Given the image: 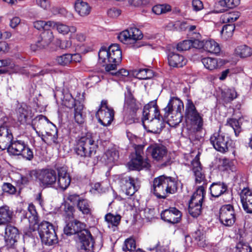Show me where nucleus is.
I'll list each match as a JSON object with an SVG mask.
<instances>
[{
    "label": "nucleus",
    "instance_id": "nucleus-1",
    "mask_svg": "<svg viewBox=\"0 0 252 252\" xmlns=\"http://www.w3.org/2000/svg\"><path fill=\"white\" fill-rule=\"evenodd\" d=\"M122 51L118 44H112L108 48L102 47L98 52V62L105 63L106 71L117 69V66L121 62Z\"/></svg>",
    "mask_w": 252,
    "mask_h": 252
},
{
    "label": "nucleus",
    "instance_id": "nucleus-2",
    "mask_svg": "<svg viewBox=\"0 0 252 252\" xmlns=\"http://www.w3.org/2000/svg\"><path fill=\"white\" fill-rule=\"evenodd\" d=\"M184 108V106L182 101L177 97H171L167 105L163 109L164 120L170 126H176L182 122Z\"/></svg>",
    "mask_w": 252,
    "mask_h": 252
},
{
    "label": "nucleus",
    "instance_id": "nucleus-3",
    "mask_svg": "<svg viewBox=\"0 0 252 252\" xmlns=\"http://www.w3.org/2000/svg\"><path fill=\"white\" fill-rule=\"evenodd\" d=\"M177 190V181L170 177L160 176L154 179L153 191L159 198H165Z\"/></svg>",
    "mask_w": 252,
    "mask_h": 252
},
{
    "label": "nucleus",
    "instance_id": "nucleus-4",
    "mask_svg": "<svg viewBox=\"0 0 252 252\" xmlns=\"http://www.w3.org/2000/svg\"><path fill=\"white\" fill-rule=\"evenodd\" d=\"M38 232L43 244L51 246L58 243V238L54 227L49 222H41L38 225Z\"/></svg>",
    "mask_w": 252,
    "mask_h": 252
},
{
    "label": "nucleus",
    "instance_id": "nucleus-5",
    "mask_svg": "<svg viewBox=\"0 0 252 252\" xmlns=\"http://www.w3.org/2000/svg\"><path fill=\"white\" fill-rule=\"evenodd\" d=\"M185 117L190 124L194 126L197 131H200L203 126L202 115L197 110L191 99H187L186 103Z\"/></svg>",
    "mask_w": 252,
    "mask_h": 252
},
{
    "label": "nucleus",
    "instance_id": "nucleus-6",
    "mask_svg": "<svg viewBox=\"0 0 252 252\" xmlns=\"http://www.w3.org/2000/svg\"><path fill=\"white\" fill-rule=\"evenodd\" d=\"M97 145L91 136L83 137L76 148V154L82 157H91L95 155Z\"/></svg>",
    "mask_w": 252,
    "mask_h": 252
},
{
    "label": "nucleus",
    "instance_id": "nucleus-7",
    "mask_svg": "<svg viewBox=\"0 0 252 252\" xmlns=\"http://www.w3.org/2000/svg\"><path fill=\"white\" fill-rule=\"evenodd\" d=\"M7 149L10 154L21 155L28 160L32 159L33 157L32 150L22 140H12Z\"/></svg>",
    "mask_w": 252,
    "mask_h": 252
},
{
    "label": "nucleus",
    "instance_id": "nucleus-8",
    "mask_svg": "<svg viewBox=\"0 0 252 252\" xmlns=\"http://www.w3.org/2000/svg\"><path fill=\"white\" fill-rule=\"evenodd\" d=\"M138 107L129 90L125 94V100L124 106V119L126 124H129L134 122V117Z\"/></svg>",
    "mask_w": 252,
    "mask_h": 252
},
{
    "label": "nucleus",
    "instance_id": "nucleus-9",
    "mask_svg": "<svg viewBox=\"0 0 252 252\" xmlns=\"http://www.w3.org/2000/svg\"><path fill=\"white\" fill-rule=\"evenodd\" d=\"M143 34L140 30L135 27H131L122 32L118 36L119 40L127 45L137 44V41L141 39Z\"/></svg>",
    "mask_w": 252,
    "mask_h": 252
},
{
    "label": "nucleus",
    "instance_id": "nucleus-10",
    "mask_svg": "<svg viewBox=\"0 0 252 252\" xmlns=\"http://www.w3.org/2000/svg\"><path fill=\"white\" fill-rule=\"evenodd\" d=\"M95 116L99 123L104 126L110 125L114 118V111L109 107L106 100H102Z\"/></svg>",
    "mask_w": 252,
    "mask_h": 252
},
{
    "label": "nucleus",
    "instance_id": "nucleus-11",
    "mask_svg": "<svg viewBox=\"0 0 252 252\" xmlns=\"http://www.w3.org/2000/svg\"><path fill=\"white\" fill-rule=\"evenodd\" d=\"M210 140L214 148L221 153L228 151L229 142H231L228 136L220 132L214 133L210 137Z\"/></svg>",
    "mask_w": 252,
    "mask_h": 252
},
{
    "label": "nucleus",
    "instance_id": "nucleus-12",
    "mask_svg": "<svg viewBox=\"0 0 252 252\" xmlns=\"http://www.w3.org/2000/svg\"><path fill=\"white\" fill-rule=\"evenodd\" d=\"M219 218L220 221L224 225L231 226L235 221L233 207L230 204L222 206L220 210Z\"/></svg>",
    "mask_w": 252,
    "mask_h": 252
},
{
    "label": "nucleus",
    "instance_id": "nucleus-13",
    "mask_svg": "<svg viewBox=\"0 0 252 252\" xmlns=\"http://www.w3.org/2000/svg\"><path fill=\"white\" fill-rule=\"evenodd\" d=\"M57 173L52 169H44L37 173V179L45 186H51L56 184Z\"/></svg>",
    "mask_w": 252,
    "mask_h": 252
},
{
    "label": "nucleus",
    "instance_id": "nucleus-14",
    "mask_svg": "<svg viewBox=\"0 0 252 252\" xmlns=\"http://www.w3.org/2000/svg\"><path fill=\"white\" fill-rule=\"evenodd\" d=\"M57 171L58 178L56 177V184L55 185L57 188L64 190L70 184L71 178L69 174L66 167L64 166L57 168Z\"/></svg>",
    "mask_w": 252,
    "mask_h": 252
},
{
    "label": "nucleus",
    "instance_id": "nucleus-15",
    "mask_svg": "<svg viewBox=\"0 0 252 252\" xmlns=\"http://www.w3.org/2000/svg\"><path fill=\"white\" fill-rule=\"evenodd\" d=\"M78 237V246L80 250L85 251H94L93 238L90 231L87 230L81 232Z\"/></svg>",
    "mask_w": 252,
    "mask_h": 252
},
{
    "label": "nucleus",
    "instance_id": "nucleus-16",
    "mask_svg": "<svg viewBox=\"0 0 252 252\" xmlns=\"http://www.w3.org/2000/svg\"><path fill=\"white\" fill-rule=\"evenodd\" d=\"M182 216L181 211L175 207H170L161 213L162 220L172 224L178 223L181 220Z\"/></svg>",
    "mask_w": 252,
    "mask_h": 252
},
{
    "label": "nucleus",
    "instance_id": "nucleus-17",
    "mask_svg": "<svg viewBox=\"0 0 252 252\" xmlns=\"http://www.w3.org/2000/svg\"><path fill=\"white\" fill-rule=\"evenodd\" d=\"M5 246L7 249L14 248L19 237L18 229L11 225H7L5 229Z\"/></svg>",
    "mask_w": 252,
    "mask_h": 252
},
{
    "label": "nucleus",
    "instance_id": "nucleus-18",
    "mask_svg": "<svg viewBox=\"0 0 252 252\" xmlns=\"http://www.w3.org/2000/svg\"><path fill=\"white\" fill-rule=\"evenodd\" d=\"M66 224L64 227V232L67 235H71L77 233L79 236L81 232L87 230L85 223L80 222L76 220H73L67 222L66 220Z\"/></svg>",
    "mask_w": 252,
    "mask_h": 252
},
{
    "label": "nucleus",
    "instance_id": "nucleus-19",
    "mask_svg": "<svg viewBox=\"0 0 252 252\" xmlns=\"http://www.w3.org/2000/svg\"><path fill=\"white\" fill-rule=\"evenodd\" d=\"M159 112L156 103L154 101L151 102L146 105L143 109V125L146 127V123L153 119L154 117H158Z\"/></svg>",
    "mask_w": 252,
    "mask_h": 252
},
{
    "label": "nucleus",
    "instance_id": "nucleus-20",
    "mask_svg": "<svg viewBox=\"0 0 252 252\" xmlns=\"http://www.w3.org/2000/svg\"><path fill=\"white\" fill-rule=\"evenodd\" d=\"M40 39L38 40L35 44H32L31 48L35 51L37 50L44 48L51 43L53 39V32L49 30H45L40 35Z\"/></svg>",
    "mask_w": 252,
    "mask_h": 252
},
{
    "label": "nucleus",
    "instance_id": "nucleus-21",
    "mask_svg": "<svg viewBox=\"0 0 252 252\" xmlns=\"http://www.w3.org/2000/svg\"><path fill=\"white\" fill-rule=\"evenodd\" d=\"M51 29H56L59 34L63 35L69 34L72 38L77 32V28L72 25H68L60 22L52 21Z\"/></svg>",
    "mask_w": 252,
    "mask_h": 252
},
{
    "label": "nucleus",
    "instance_id": "nucleus-22",
    "mask_svg": "<svg viewBox=\"0 0 252 252\" xmlns=\"http://www.w3.org/2000/svg\"><path fill=\"white\" fill-rule=\"evenodd\" d=\"M199 157V153H198L191 162V170L195 177V183L197 184L203 182L205 179V176L202 171Z\"/></svg>",
    "mask_w": 252,
    "mask_h": 252
},
{
    "label": "nucleus",
    "instance_id": "nucleus-23",
    "mask_svg": "<svg viewBox=\"0 0 252 252\" xmlns=\"http://www.w3.org/2000/svg\"><path fill=\"white\" fill-rule=\"evenodd\" d=\"M13 139L11 131L7 128V126H0V149H7Z\"/></svg>",
    "mask_w": 252,
    "mask_h": 252
},
{
    "label": "nucleus",
    "instance_id": "nucleus-24",
    "mask_svg": "<svg viewBox=\"0 0 252 252\" xmlns=\"http://www.w3.org/2000/svg\"><path fill=\"white\" fill-rule=\"evenodd\" d=\"M130 170H140L144 168L148 169L150 167L149 160L143 159L142 157L134 156L127 164Z\"/></svg>",
    "mask_w": 252,
    "mask_h": 252
},
{
    "label": "nucleus",
    "instance_id": "nucleus-25",
    "mask_svg": "<svg viewBox=\"0 0 252 252\" xmlns=\"http://www.w3.org/2000/svg\"><path fill=\"white\" fill-rule=\"evenodd\" d=\"M240 198L244 211L252 213V191L249 189H244L241 192Z\"/></svg>",
    "mask_w": 252,
    "mask_h": 252
},
{
    "label": "nucleus",
    "instance_id": "nucleus-26",
    "mask_svg": "<svg viewBox=\"0 0 252 252\" xmlns=\"http://www.w3.org/2000/svg\"><path fill=\"white\" fill-rule=\"evenodd\" d=\"M121 187L127 195H132L136 190L134 180L129 176H126L121 179Z\"/></svg>",
    "mask_w": 252,
    "mask_h": 252
},
{
    "label": "nucleus",
    "instance_id": "nucleus-27",
    "mask_svg": "<svg viewBox=\"0 0 252 252\" xmlns=\"http://www.w3.org/2000/svg\"><path fill=\"white\" fill-rule=\"evenodd\" d=\"M153 158L157 161H164L166 159L167 151L166 148L161 145H155L150 147Z\"/></svg>",
    "mask_w": 252,
    "mask_h": 252
},
{
    "label": "nucleus",
    "instance_id": "nucleus-28",
    "mask_svg": "<svg viewBox=\"0 0 252 252\" xmlns=\"http://www.w3.org/2000/svg\"><path fill=\"white\" fill-rule=\"evenodd\" d=\"M163 117H161L160 114L159 116L154 117L153 119L147 122L148 131L154 133H159L162 128L163 127Z\"/></svg>",
    "mask_w": 252,
    "mask_h": 252
},
{
    "label": "nucleus",
    "instance_id": "nucleus-29",
    "mask_svg": "<svg viewBox=\"0 0 252 252\" xmlns=\"http://www.w3.org/2000/svg\"><path fill=\"white\" fill-rule=\"evenodd\" d=\"M74 8L76 12L81 17H87L92 11V7L90 4L82 0H77L75 1Z\"/></svg>",
    "mask_w": 252,
    "mask_h": 252
},
{
    "label": "nucleus",
    "instance_id": "nucleus-30",
    "mask_svg": "<svg viewBox=\"0 0 252 252\" xmlns=\"http://www.w3.org/2000/svg\"><path fill=\"white\" fill-rule=\"evenodd\" d=\"M8 67L12 73H19L23 74L27 73L24 67L16 65L10 59L0 60V68Z\"/></svg>",
    "mask_w": 252,
    "mask_h": 252
},
{
    "label": "nucleus",
    "instance_id": "nucleus-31",
    "mask_svg": "<svg viewBox=\"0 0 252 252\" xmlns=\"http://www.w3.org/2000/svg\"><path fill=\"white\" fill-rule=\"evenodd\" d=\"M202 63L206 69L212 71L219 68L223 64V61L221 59L207 57L202 59Z\"/></svg>",
    "mask_w": 252,
    "mask_h": 252
},
{
    "label": "nucleus",
    "instance_id": "nucleus-32",
    "mask_svg": "<svg viewBox=\"0 0 252 252\" xmlns=\"http://www.w3.org/2000/svg\"><path fill=\"white\" fill-rule=\"evenodd\" d=\"M168 61L169 65L173 67H182L187 63V60L182 55L174 52L168 54Z\"/></svg>",
    "mask_w": 252,
    "mask_h": 252
},
{
    "label": "nucleus",
    "instance_id": "nucleus-33",
    "mask_svg": "<svg viewBox=\"0 0 252 252\" xmlns=\"http://www.w3.org/2000/svg\"><path fill=\"white\" fill-rule=\"evenodd\" d=\"M119 158L118 151L114 148L108 149L103 156L102 159L104 163L111 167Z\"/></svg>",
    "mask_w": 252,
    "mask_h": 252
},
{
    "label": "nucleus",
    "instance_id": "nucleus-34",
    "mask_svg": "<svg viewBox=\"0 0 252 252\" xmlns=\"http://www.w3.org/2000/svg\"><path fill=\"white\" fill-rule=\"evenodd\" d=\"M58 131L56 127L51 129L50 131L46 132L45 134H39L38 136L41 138L42 140L48 145L53 144H57L58 143Z\"/></svg>",
    "mask_w": 252,
    "mask_h": 252
},
{
    "label": "nucleus",
    "instance_id": "nucleus-35",
    "mask_svg": "<svg viewBox=\"0 0 252 252\" xmlns=\"http://www.w3.org/2000/svg\"><path fill=\"white\" fill-rule=\"evenodd\" d=\"M227 189V186L224 183H213L210 187L211 195L218 197L223 194Z\"/></svg>",
    "mask_w": 252,
    "mask_h": 252
},
{
    "label": "nucleus",
    "instance_id": "nucleus-36",
    "mask_svg": "<svg viewBox=\"0 0 252 252\" xmlns=\"http://www.w3.org/2000/svg\"><path fill=\"white\" fill-rule=\"evenodd\" d=\"M241 0H220L217 3V7H220L219 12H223L229 9L236 7L240 3Z\"/></svg>",
    "mask_w": 252,
    "mask_h": 252
},
{
    "label": "nucleus",
    "instance_id": "nucleus-37",
    "mask_svg": "<svg viewBox=\"0 0 252 252\" xmlns=\"http://www.w3.org/2000/svg\"><path fill=\"white\" fill-rule=\"evenodd\" d=\"M13 213L8 206L0 207V225L4 224L11 221Z\"/></svg>",
    "mask_w": 252,
    "mask_h": 252
},
{
    "label": "nucleus",
    "instance_id": "nucleus-38",
    "mask_svg": "<svg viewBox=\"0 0 252 252\" xmlns=\"http://www.w3.org/2000/svg\"><path fill=\"white\" fill-rule=\"evenodd\" d=\"M205 194L204 187L202 186H199L192 195L189 203H194L196 205L201 204V205H202Z\"/></svg>",
    "mask_w": 252,
    "mask_h": 252
},
{
    "label": "nucleus",
    "instance_id": "nucleus-39",
    "mask_svg": "<svg viewBox=\"0 0 252 252\" xmlns=\"http://www.w3.org/2000/svg\"><path fill=\"white\" fill-rule=\"evenodd\" d=\"M204 50L216 55L219 54L221 50L219 44L213 39L205 41Z\"/></svg>",
    "mask_w": 252,
    "mask_h": 252
},
{
    "label": "nucleus",
    "instance_id": "nucleus-40",
    "mask_svg": "<svg viewBox=\"0 0 252 252\" xmlns=\"http://www.w3.org/2000/svg\"><path fill=\"white\" fill-rule=\"evenodd\" d=\"M235 54L240 58H247L252 54V50L250 47L245 45L237 46L235 50Z\"/></svg>",
    "mask_w": 252,
    "mask_h": 252
},
{
    "label": "nucleus",
    "instance_id": "nucleus-41",
    "mask_svg": "<svg viewBox=\"0 0 252 252\" xmlns=\"http://www.w3.org/2000/svg\"><path fill=\"white\" fill-rule=\"evenodd\" d=\"M78 209L83 214L89 215L91 213V206L89 201L85 199H79L77 205Z\"/></svg>",
    "mask_w": 252,
    "mask_h": 252
},
{
    "label": "nucleus",
    "instance_id": "nucleus-42",
    "mask_svg": "<svg viewBox=\"0 0 252 252\" xmlns=\"http://www.w3.org/2000/svg\"><path fill=\"white\" fill-rule=\"evenodd\" d=\"M48 123H49V121L46 117L43 115H39L32 121V127L36 132L39 134L36 130V128H41L45 124Z\"/></svg>",
    "mask_w": 252,
    "mask_h": 252
},
{
    "label": "nucleus",
    "instance_id": "nucleus-43",
    "mask_svg": "<svg viewBox=\"0 0 252 252\" xmlns=\"http://www.w3.org/2000/svg\"><path fill=\"white\" fill-rule=\"evenodd\" d=\"M121 217L119 215H114L108 213L105 216V221L107 222L108 226H117L120 223Z\"/></svg>",
    "mask_w": 252,
    "mask_h": 252
},
{
    "label": "nucleus",
    "instance_id": "nucleus-44",
    "mask_svg": "<svg viewBox=\"0 0 252 252\" xmlns=\"http://www.w3.org/2000/svg\"><path fill=\"white\" fill-rule=\"evenodd\" d=\"M240 14L238 11L227 13L221 17V20L224 23H233L240 17Z\"/></svg>",
    "mask_w": 252,
    "mask_h": 252
},
{
    "label": "nucleus",
    "instance_id": "nucleus-45",
    "mask_svg": "<svg viewBox=\"0 0 252 252\" xmlns=\"http://www.w3.org/2000/svg\"><path fill=\"white\" fill-rule=\"evenodd\" d=\"M222 97L226 102L233 100L237 97V93L234 89H225L222 93Z\"/></svg>",
    "mask_w": 252,
    "mask_h": 252
},
{
    "label": "nucleus",
    "instance_id": "nucleus-46",
    "mask_svg": "<svg viewBox=\"0 0 252 252\" xmlns=\"http://www.w3.org/2000/svg\"><path fill=\"white\" fill-rule=\"evenodd\" d=\"M136 77L140 80H147L153 77L154 74L152 70L149 69H139L136 73Z\"/></svg>",
    "mask_w": 252,
    "mask_h": 252
},
{
    "label": "nucleus",
    "instance_id": "nucleus-47",
    "mask_svg": "<svg viewBox=\"0 0 252 252\" xmlns=\"http://www.w3.org/2000/svg\"><path fill=\"white\" fill-rule=\"evenodd\" d=\"M234 30L235 26L234 25L228 24L223 26L221 31L222 37L225 40L228 39L232 37Z\"/></svg>",
    "mask_w": 252,
    "mask_h": 252
},
{
    "label": "nucleus",
    "instance_id": "nucleus-48",
    "mask_svg": "<svg viewBox=\"0 0 252 252\" xmlns=\"http://www.w3.org/2000/svg\"><path fill=\"white\" fill-rule=\"evenodd\" d=\"M171 10V6L167 4L156 5L152 8L153 12L157 15L165 13Z\"/></svg>",
    "mask_w": 252,
    "mask_h": 252
},
{
    "label": "nucleus",
    "instance_id": "nucleus-49",
    "mask_svg": "<svg viewBox=\"0 0 252 252\" xmlns=\"http://www.w3.org/2000/svg\"><path fill=\"white\" fill-rule=\"evenodd\" d=\"M83 106L80 102L74 109V117L75 120L78 124H82L84 122V117L82 114Z\"/></svg>",
    "mask_w": 252,
    "mask_h": 252
},
{
    "label": "nucleus",
    "instance_id": "nucleus-50",
    "mask_svg": "<svg viewBox=\"0 0 252 252\" xmlns=\"http://www.w3.org/2000/svg\"><path fill=\"white\" fill-rule=\"evenodd\" d=\"M135 249L136 244L134 240L129 238L125 241L121 252H134Z\"/></svg>",
    "mask_w": 252,
    "mask_h": 252
},
{
    "label": "nucleus",
    "instance_id": "nucleus-51",
    "mask_svg": "<svg viewBox=\"0 0 252 252\" xmlns=\"http://www.w3.org/2000/svg\"><path fill=\"white\" fill-rule=\"evenodd\" d=\"M72 56L70 54H66L57 57L56 61L58 64L65 66L69 64L72 60Z\"/></svg>",
    "mask_w": 252,
    "mask_h": 252
},
{
    "label": "nucleus",
    "instance_id": "nucleus-52",
    "mask_svg": "<svg viewBox=\"0 0 252 252\" xmlns=\"http://www.w3.org/2000/svg\"><path fill=\"white\" fill-rule=\"evenodd\" d=\"M52 21H43L38 20L33 23V26L35 28L38 30H49L51 29Z\"/></svg>",
    "mask_w": 252,
    "mask_h": 252
},
{
    "label": "nucleus",
    "instance_id": "nucleus-53",
    "mask_svg": "<svg viewBox=\"0 0 252 252\" xmlns=\"http://www.w3.org/2000/svg\"><path fill=\"white\" fill-rule=\"evenodd\" d=\"M202 205L201 204L196 205L194 203H189V214L194 218L200 215L201 212Z\"/></svg>",
    "mask_w": 252,
    "mask_h": 252
},
{
    "label": "nucleus",
    "instance_id": "nucleus-54",
    "mask_svg": "<svg viewBox=\"0 0 252 252\" xmlns=\"http://www.w3.org/2000/svg\"><path fill=\"white\" fill-rule=\"evenodd\" d=\"M115 70H116L110 71H106V72L107 74L115 76L120 80H124V78L127 77L129 75L128 71L125 69H121L118 71H115Z\"/></svg>",
    "mask_w": 252,
    "mask_h": 252
},
{
    "label": "nucleus",
    "instance_id": "nucleus-55",
    "mask_svg": "<svg viewBox=\"0 0 252 252\" xmlns=\"http://www.w3.org/2000/svg\"><path fill=\"white\" fill-rule=\"evenodd\" d=\"M17 113L18 114V119L21 122H26L30 114L26 106L19 107Z\"/></svg>",
    "mask_w": 252,
    "mask_h": 252
},
{
    "label": "nucleus",
    "instance_id": "nucleus-56",
    "mask_svg": "<svg viewBox=\"0 0 252 252\" xmlns=\"http://www.w3.org/2000/svg\"><path fill=\"white\" fill-rule=\"evenodd\" d=\"M63 103L65 106L69 108H75L76 105H79V103H76L75 100L69 94L66 95L64 96Z\"/></svg>",
    "mask_w": 252,
    "mask_h": 252
},
{
    "label": "nucleus",
    "instance_id": "nucleus-57",
    "mask_svg": "<svg viewBox=\"0 0 252 252\" xmlns=\"http://www.w3.org/2000/svg\"><path fill=\"white\" fill-rule=\"evenodd\" d=\"M17 179H14L13 182L20 188H22L23 186L27 185L29 182V178L26 176H22L20 174H16Z\"/></svg>",
    "mask_w": 252,
    "mask_h": 252
},
{
    "label": "nucleus",
    "instance_id": "nucleus-58",
    "mask_svg": "<svg viewBox=\"0 0 252 252\" xmlns=\"http://www.w3.org/2000/svg\"><path fill=\"white\" fill-rule=\"evenodd\" d=\"M221 166L223 167V170H230L233 172L236 170V168L233 162L227 158H223L221 159Z\"/></svg>",
    "mask_w": 252,
    "mask_h": 252
},
{
    "label": "nucleus",
    "instance_id": "nucleus-59",
    "mask_svg": "<svg viewBox=\"0 0 252 252\" xmlns=\"http://www.w3.org/2000/svg\"><path fill=\"white\" fill-rule=\"evenodd\" d=\"M195 34H196V39H195L194 40H192V47H194V48H198V49H202L203 48V49H204V47H205V41L204 40H200V38H201V35L198 33H194Z\"/></svg>",
    "mask_w": 252,
    "mask_h": 252
},
{
    "label": "nucleus",
    "instance_id": "nucleus-60",
    "mask_svg": "<svg viewBox=\"0 0 252 252\" xmlns=\"http://www.w3.org/2000/svg\"><path fill=\"white\" fill-rule=\"evenodd\" d=\"M236 252H251V248L248 243L240 241L236 245Z\"/></svg>",
    "mask_w": 252,
    "mask_h": 252
},
{
    "label": "nucleus",
    "instance_id": "nucleus-61",
    "mask_svg": "<svg viewBox=\"0 0 252 252\" xmlns=\"http://www.w3.org/2000/svg\"><path fill=\"white\" fill-rule=\"evenodd\" d=\"M192 45L191 40H184L177 44V49L181 51L188 50L192 47Z\"/></svg>",
    "mask_w": 252,
    "mask_h": 252
},
{
    "label": "nucleus",
    "instance_id": "nucleus-62",
    "mask_svg": "<svg viewBox=\"0 0 252 252\" xmlns=\"http://www.w3.org/2000/svg\"><path fill=\"white\" fill-rule=\"evenodd\" d=\"M2 189L4 192L10 194H14L16 192V188L11 184L9 183H4L2 185Z\"/></svg>",
    "mask_w": 252,
    "mask_h": 252
},
{
    "label": "nucleus",
    "instance_id": "nucleus-63",
    "mask_svg": "<svg viewBox=\"0 0 252 252\" xmlns=\"http://www.w3.org/2000/svg\"><path fill=\"white\" fill-rule=\"evenodd\" d=\"M36 211L35 206L32 204H29L28 207V212L26 213V217L29 219L32 218V220H36L37 219Z\"/></svg>",
    "mask_w": 252,
    "mask_h": 252
},
{
    "label": "nucleus",
    "instance_id": "nucleus-64",
    "mask_svg": "<svg viewBox=\"0 0 252 252\" xmlns=\"http://www.w3.org/2000/svg\"><path fill=\"white\" fill-rule=\"evenodd\" d=\"M195 238L198 241V246L201 247H204L205 246V236L203 233L200 231H196L195 232Z\"/></svg>",
    "mask_w": 252,
    "mask_h": 252
}]
</instances>
